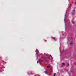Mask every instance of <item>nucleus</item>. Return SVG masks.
Returning a JSON list of instances; mask_svg holds the SVG:
<instances>
[{
    "instance_id": "1",
    "label": "nucleus",
    "mask_w": 76,
    "mask_h": 76,
    "mask_svg": "<svg viewBox=\"0 0 76 76\" xmlns=\"http://www.w3.org/2000/svg\"><path fill=\"white\" fill-rule=\"evenodd\" d=\"M50 57H51L52 59L53 58V57L51 55H50Z\"/></svg>"
},
{
    "instance_id": "2",
    "label": "nucleus",
    "mask_w": 76,
    "mask_h": 76,
    "mask_svg": "<svg viewBox=\"0 0 76 76\" xmlns=\"http://www.w3.org/2000/svg\"><path fill=\"white\" fill-rule=\"evenodd\" d=\"M72 44H73V42H72V41H71V42L70 43V44L71 45H72Z\"/></svg>"
},
{
    "instance_id": "3",
    "label": "nucleus",
    "mask_w": 76,
    "mask_h": 76,
    "mask_svg": "<svg viewBox=\"0 0 76 76\" xmlns=\"http://www.w3.org/2000/svg\"><path fill=\"white\" fill-rule=\"evenodd\" d=\"M45 74H47V72L46 71H45Z\"/></svg>"
},
{
    "instance_id": "4",
    "label": "nucleus",
    "mask_w": 76,
    "mask_h": 76,
    "mask_svg": "<svg viewBox=\"0 0 76 76\" xmlns=\"http://www.w3.org/2000/svg\"><path fill=\"white\" fill-rule=\"evenodd\" d=\"M62 66H64V65H65V64L64 63H62Z\"/></svg>"
},
{
    "instance_id": "5",
    "label": "nucleus",
    "mask_w": 76,
    "mask_h": 76,
    "mask_svg": "<svg viewBox=\"0 0 76 76\" xmlns=\"http://www.w3.org/2000/svg\"><path fill=\"white\" fill-rule=\"evenodd\" d=\"M56 73H54L53 75V76H56Z\"/></svg>"
},
{
    "instance_id": "6",
    "label": "nucleus",
    "mask_w": 76,
    "mask_h": 76,
    "mask_svg": "<svg viewBox=\"0 0 76 76\" xmlns=\"http://www.w3.org/2000/svg\"><path fill=\"white\" fill-rule=\"evenodd\" d=\"M52 38H53V39H54V40L55 39L54 37H52Z\"/></svg>"
},
{
    "instance_id": "7",
    "label": "nucleus",
    "mask_w": 76,
    "mask_h": 76,
    "mask_svg": "<svg viewBox=\"0 0 76 76\" xmlns=\"http://www.w3.org/2000/svg\"><path fill=\"white\" fill-rule=\"evenodd\" d=\"M47 68H50V66H47Z\"/></svg>"
},
{
    "instance_id": "8",
    "label": "nucleus",
    "mask_w": 76,
    "mask_h": 76,
    "mask_svg": "<svg viewBox=\"0 0 76 76\" xmlns=\"http://www.w3.org/2000/svg\"><path fill=\"white\" fill-rule=\"evenodd\" d=\"M72 23H75V22H74V21H72Z\"/></svg>"
},
{
    "instance_id": "9",
    "label": "nucleus",
    "mask_w": 76,
    "mask_h": 76,
    "mask_svg": "<svg viewBox=\"0 0 76 76\" xmlns=\"http://www.w3.org/2000/svg\"><path fill=\"white\" fill-rule=\"evenodd\" d=\"M71 39H72H72H73V38L72 37H71Z\"/></svg>"
},
{
    "instance_id": "10",
    "label": "nucleus",
    "mask_w": 76,
    "mask_h": 76,
    "mask_svg": "<svg viewBox=\"0 0 76 76\" xmlns=\"http://www.w3.org/2000/svg\"><path fill=\"white\" fill-rule=\"evenodd\" d=\"M75 10H73V11L74 12H75Z\"/></svg>"
},
{
    "instance_id": "11",
    "label": "nucleus",
    "mask_w": 76,
    "mask_h": 76,
    "mask_svg": "<svg viewBox=\"0 0 76 76\" xmlns=\"http://www.w3.org/2000/svg\"><path fill=\"white\" fill-rule=\"evenodd\" d=\"M41 61H42V62H43V60H41Z\"/></svg>"
},
{
    "instance_id": "12",
    "label": "nucleus",
    "mask_w": 76,
    "mask_h": 76,
    "mask_svg": "<svg viewBox=\"0 0 76 76\" xmlns=\"http://www.w3.org/2000/svg\"><path fill=\"white\" fill-rule=\"evenodd\" d=\"M71 72L73 73V72H72V71H71Z\"/></svg>"
},
{
    "instance_id": "13",
    "label": "nucleus",
    "mask_w": 76,
    "mask_h": 76,
    "mask_svg": "<svg viewBox=\"0 0 76 76\" xmlns=\"http://www.w3.org/2000/svg\"><path fill=\"white\" fill-rule=\"evenodd\" d=\"M75 4H76V2H75Z\"/></svg>"
},
{
    "instance_id": "14",
    "label": "nucleus",
    "mask_w": 76,
    "mask_h": 76,
    "mask_svg": "<svg viewBox=\"0 0 76 76\" xmlns=\"http://www.w3.org/2000/svg\"><path fill=\"white\" fill-rule=\"evenodd\" d=\"M68 66H69V65H68Z\"/></svg>"
}]
</instances>
